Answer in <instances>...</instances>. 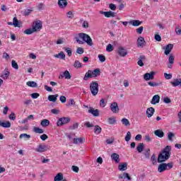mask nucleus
<instances>
[{"label": "nucleus", "instance_id": "f257e3e1", "mask_svg": "<svg viewBox=\"0 0 181 181\" xmlns=\"http://www.w3.org/2000/svg\"><path fill=\"white\" fill-rule=\"evenodd\" d=\"M76 42L78 43V45H84L86 43L88 46H93V39L90 35L86 33H79L78 36L75 37Z\"/></svg>", "mask_w": 181, "mask_h": 181}, {"label": "nucleus", "instance_id": "f03ea898", "mask_svg": "<svg viewBox=\"0 0 181 181\" xmlns=\"http://www.w3.org/2000/svg\"><path fill=\"white\" fill-rule=\"evenodd\" d=\"M170 151H172V146H165L161 152L158 154V163H162V162H166L169 158H170Z\"/></svg>", "mask_w": 181, "mask_h": 181}, {"label": "nucleus", "instance_id": "7ed1b4c3", "mask_svg": "<svg viewBox=\"0 0 181 181\" xmlns=\"http://www.w3.org/2000/svg\"><path fill=\"white\" fill-rule=\"evenodd\" d=\"M50 148L45 143H41L35 148V152L38 153H43V152H47Z\"/></svg>", "mask_w": 181, "mask_h": 181}, {"label": "nucleus", "instance_id": "20e7f679", "mask_svg": "<svg viewBox=\"0 0 181 181\" xmlns=\"http://www.w3.org/2000/svg\"><path fill=\"white\" fill-rule=\"evenodd\" d=\"M90 90L92 95H97L98 94L99 88H98V83L97 81H92L90 83Z\"/></svg>", "mask_w": 181, "mask_h": 181}, {"label": "nucleus", "instance_id": "39448f33", "mask_svg": "<svg viewBox=\"0 0 181 181\" xmlns=\"http://www.w3.org/2000/svg\"><path fill=\"white\" fill-rule=\"evenodd\" d=\"M70 122L69 117H61L57 122V127H63V125H66V124H69Z\"/></svg>", "mask_w": 181, "mask_h": 181}, {"label": "nucleus", "instance_id": "423d86ee", "mask_svg": "<svg viewBox=\"0 0 181 181\" xmlns=\"http://www.w3.org/2000/svg\"><path fill=\"white\" fill-rule=\"evenodd\" d=\"M42 28V24L41 21H36L33 23L32 28L34 32H39Z\"/></svg>", "mask_w": 181, "mask_h": 181}, {"label": "nucleus", "instance_id": "0eeeda50", "mask_svg": "<svg viewBox=\"0 0 181 181\" xmlns=\"http://www.w3.org/2000/svg\"><path fill=\"white\" fill-rule=\"evenodd\" d=\"M99 13H100V15H104V16H105V18H115V13H114V11H99Z\"/></svg>", "mask_w": 181, "mask_h": 181}, {"label": "nucleus", "instance_id": "6e6552de", "mask_svg": "<svg viewBox=\"0 0 181 181\" xmlns=\"http://www.w3.org/2000/svg\"><path fill=\"white\" fill-rule=\"evenodd\" d=\"M110 108L113 114H117L119 111V107H118V103H117L116 102L111 103Z\"/></svg>", "mask_w": 181, "mask_h": 181}, {"label": "nucleus", "instance_id": "1a4fd4ad", "mask_svg": "<svg viewBox=\"0 0 181 181\" xmlns=\"http://www.w3.org/2000/svg\"><path fill=\"white\" fill-rule=\"evenodd\" d=\"M144 78L146 81H149V80H153V78H155V72L151 71L150 73H146L144 75Z\"/></svg>", "mask_w": 181, "mask_h": 181}, {"label": "nucleus", "instance_id": "9d476101", "mask_svg": "<svg viewBox=\"0 0 181 181\" xmlns=\"http://www.w3.org/2000/svg\"><path fill=\"white\" fill-rule=\"evenodd\" d=\"M117 53L120 57H125V56L128 54V52L125 48H124V47H119L117 49Z\"/></svg>", "mask_w": 181, "mask_h": 181}, {"label": "nucleus", "instance_id": "9b49d317", "mask_svg": "<svg viewBox=\"0 0 181 181\" xmlns=\"http://www.w3.org/2000/svg\"><path fill=\"white\" fill-rule=\"evenodd\" d=\"M59 78H65L66 80H70V78H71V75L68 70H66L59 76Z\"/></svg>", "mask_w": 181, "mask_h": 181}, {"label": "nucleus", "instance_id": "f8f14e48", "mask_svg": "<svg viewBox=\"0 0 181 181\" xmlns=\"http://www.w3.org/2000/svg\"><path fill=\"white\" fill-rule=\"evenodd\" d=\"M67 4V0H58V6L60 9H66Z\"/></svg>", "mask_w": 181, "mask_h": 181}, {"label": "nucleus", "instance_id": "ddd939ff", "mask_svg": "<svg viewBox=\"0 0 181 181\" xmlns=\"http://www.w3.org/2000/svg\"><path fill=\"white\" fill-rule=\"evenodd\" d=\"M173 49V44H168L164 48V49H165L164 54L166 56H168V54H170V52H172Z\"/></svg>", "mask_w": 181, "mask_h": 181}, {"label": "nucleus", "instance_id": "4468645a", "mask_svg": "<svg viewBox=\"0 0 181 181\" xmlns=\"http://www.w3.org/2000/svg\"><path fill=\"white\" fill-rule=\"evenodd\" d=\"M85 142H86V138H84V137L73 139V143L75 144V145H78L80 144H84Z\"/></svg>", "mask_w": 181, "mask_h": 181}, {"label": "nucleus", "instance_id": "2eb2a0df", "mask_svg": "<svg viewBox=\"0 0 181 181\" xmlns=\"http://www.w3.org/2000/svg\"><path fill=\"white\" fill-rule=\"evenodd\" d=\"M88 112L89 114H92L93 117H100V110H94L93 107H90V109L88 110Z\"/></svg>", "mask_w": 181, "mask_h": 181}, {"label": "nucleus", "instance_id": "dca6fc26", "mask_svg": "<svg viewBox=\"0 0 181 181\" xmlns=\"http://www.w3.org/2000/svg\"><path fill=\"white\" fill-rule=\"evenodd\" d=\"M110 158H111L112 160H113L116 163H119V161L121 160L119 159V155L116 153H112L110 156Z\"/></svg>", "mask_w": 181, "mask_h": 181}, {"label": "nucleus", "instance_id": "f3484780", "mask_svg": "<svg viewBox=\"0 0 181 181\" xmlns=\"http://www.w3.org/2000/svg\"><path fill=\"white\" fill-rule=\"evenodd\" d=\"M159 101H160V96H159V95H155L152 98L151 103L153 105H155L156 104H159Z\"/></svg>", "mask_w": 181, "mask_h": 181}, {"label": "nucleus", "instance_id": "a211bd4d", "mask_svg": "<svg viewBox=\"0 0 181 181\" xmlns=\"http://www.w3.org/2000/svg\"><path fill=\"white\" fill-rule=\"evenodd\" d=\"M128 169V164L127 163H122L118 165V170L120 172H125Z\"/></svg>", "mask_w": 181, "mask_h": 181}, {"label": "nucleus", "instance_id": "6ab92c4d", "mask_svg": "<svg viewBox=\"0 0 181 181\" xmlns=\"http://www.w3.org/2000/svg\"><path fill=\"white\" fill-rule=\"evenodd\" d=\"M146 114L148 117V118H151L153 116V114H155V109L153 107H148L146 110Z\"/></svg>", "mask_w": 181, "mask_h": 181}, {"label": "nucleus", "instance_id": "aec40b11", "mask_svg": "<svg viewBox=\"0 0 181 181\" xmlns=\"http://www.w3.org/2000/svg\"><path fill=\"white\" fill-rule=\"evenodd\" d=\"M119 180H122V179H127V180H132L131 177L128 173H124L123 174H120L118 175Z\"/></svg>", "mask_w": 181, "mask_h": 181}, {"label": "nucleus", "instance_id": "412c9836", "mask_svg": "<svg viewBox=\"0 0 181 181\" xmlns=\"http://www.w3.org/2000/svg\"><path fill=\"white\" fill-rule=\"evenodd\" d=\"M90 74L92 75V78L98 77L101 74V71H100V69H95L93 71L90 70Z\"/></svg>", "mask_w": 181, "mask_h": 181}, {"label": "nucleus", "instance_id": "4be33fe9", "mask_svg": "<svg viewBox=\"0 0 181 181\" xmlns=\"http://www.w3.org/2000/svg\"><path fill=\"white\" fill-rule=\"evenodd\" d=\"M165 170H168L166 163L160 164L158 168V172L162 173V172H165Z\"/></svg>", "mask_w": 181, "mask_h": 181}, {"label": "nucleus", "instance_id": "5701e85b", "mask_svg": "<svg viewBox=\"0 0 181 181\" xmlns=\"http://www.w3.org/2000/svg\"><path fill=\"white\" fill-rule=\"evenodd\" d=\"M170 84L173 86V87H177L178 86H181V78L174 79L170 82Z\"/></svg>", "mask_w": 181, "mask_h": 181}, {"label": "nucleus", "instance_id": "b1692460", "mask_svg": "<svg viewBox=\"0 0 181 181\" xmlns=\"http://www.w3.org/2000/svg\"><path fill=\"white\" fill-rule=\"evenodd\" d=\"M144 43H145V38H144V37H139L137 39L138 47H144Z\"/></svg>", "mask_w": 181, "mask_h": 181}, {"label": "nucleus", "instance_id": "393cba45", "mask_svg": "<svg viewBox=\"0 0 181 181\" xmlns=\"http://www.w3.org/2000/svg\"><path fill=\"white\" fill-rule=\"evenodd\" d=\"M154 135L158 138H163V136H165V133L161 129H157L154 132Z\"/></svg>", "mask_w": 181, "mask_h": 181}, {"label": "nucleus", "instance_id": "a878e982", "mask_svg": "<svg viewBox=\"0 0 181 181\" xmlns=\"http://www.w3.org/2000/svg\"><path fill=\"white\" fill-rule=\"evenodd\" d=\"M0 127H2L3 128H11V122H2L0 120Z\"/></svg>", "mask_w": 181, "mask_h": 181}, {"label": "nucleus", "instance_id": "bb28decb", "mask_svg": "<svg viewBox=\"0 0 181 181\" xmlns=\"http://www.w3.org/2000/svg\"><path fill=\"white\" fill-rule=\"evenodd\" d=\"M54 57H56V59H62V60H64L66 59V54L64 52H60L59 54L54 55Z\"/></svg>", "mask_w": 181, "mask_h": 181}, {"label": "nucleus", "instance_id": "cd10ccee", "mask_svg": "<svg viewBox=\"0 0 181 181\" xmlns=\"http://www.w3.org/2000/svg\"><path fill=\"white\" fill-rule=\"evenodd\" d=\"M57 97H59L58 94L49 95L48 96V100L49 101H51L52 103H56V101H57Z\"/></svg>", "mask_w": 181, "mask_h": 181}, {"label": "nucleus", "instance_id": "c85d7f7f", "mask_svg": "<svg viewBox=\"0 0 181 181\" xmlns=\"http://www.w3.org/2000/svg\"><path fill=\"white\" fill-rule=\"evenodd\" d=\"M50 125V121L47 119H44L41 121V127H43V128H46V127H49Z\"/></svg>", "mask_w": 181, "mask_h": 181}, {"label": "nucleus", "instance_id": "c756f323", "mask_svg": "<svg viewBox=\"0 0 181 181\" xmlns=\"http://www.w3.org/2000/svg\"><path fill=\"white\" fill-rule=\"evenodd\" d=\"M88 78H93V76L91 75V70H88L86 74L83 77L84 81H87Z\"/></svg>", "mask_w": 181, "mask_h": 181}, {"label": "nucleus", "instance_id": "7c9ffc66", "mask_svg": "<svg viewBox=\"0 0 181 181\" xmlns=\"http://www.w3.org/2000/svg\"><path fill=\"white\" fill-rule=\"evenodd\" d=\"M129 25H132V26H139L141 23L139 20H132L129 22Z\"/></svg>", "mask_w": 181, "mask_h": 181}, {"label": "nucleus", "instance_id": "2f4dec72", "mask_svg": "<svg viewBox=\"0 0 181 181\" xmlns=\"http://www.w3.org/2000/svg\"><path fill=\"white\" fill-rule=\"evenodd\" d=\"M64 177L62 173H59L57 175L54 177V181H62L63 180Z\"/></svg>", "mask_w": 181, "mask_h": 181}, {"label": "nucleus", "instance_id": "473e14b6", "mask_svg": "<svg viewBox=\"0 0 181 181\" xmlns=\"http://www.w3.org/2000/svg\"><path fill=\"white\" fill-rule=\"evenodd\" d=\"M142 60H145V56L141 55L139 57V61L137 62V64L140 66V67H144V62Z\"/></svg>", "mask_w": 181, "mask_h": 181}, {"label": "nucleus", "instance_id": "72a5a7b5", "mask_svg": "<svg viewBox=\"0 0 181 181\" xmlns=\"http://www.w3.org/2000/svg\"><path fill=\"white\" fill-rule=\"evenodd\" d=\"M74 67L75 69H81L83 67V64L78 60H76L74 63Z\"/></svg>", "mask_w": 181, "mask_h": 181}, {"label": "nucleus", "instance_id": "f704fd0d", "mask_svg": "<svg viewBox=\"0 0 181 181\" xmlns=\"http://www.w3.org/2000/svg\"><path fill=\"white\" fill-rule=\"evenodd\" d=\"M108 124H110V125H114L117 124V118L115 117H109Z\"/></svg>", "mask_w": 181, "mask_h": 181}, {"label": "nucleus", "instance_id": "c9c22d12", "mask_svg": "<svg viewBox=\"0 0 181 181\" xmlns=\"http://www.w3.org/2000/svg\"><path fill=\"white\" fill-rule=\"evenodd\" d=\"M121 122L122 125H124V127H129L131 125L129 120L127 118L122 119Z\"/></svg>", "mask_w": 181, "mask_h": 181}, {"label": "nucleus", "instance_id": "e433bc0d", "mask_svg": "<svg viewBox=\"0 0 181 181\" xmlns=\"http://www.w3.org/2000/svg\"><path fill=\"white\" fill-rule=\"evenodd\" d=\"M145 148V145L144 144V143H140L137 147H136V151L141 153V152H142L144 151V148Z\"/></svg>", "mask_w": 181, "mask_h": 181}, {"label": "nucleus", "instance_id": "4c0bfd02", "mask_svg": "<svg viewBox=\"0 0 181 181\" xmlns=\"http://www.w3.org/2000/svg\"><path fill=\"white\" fill-rule=\"evenodd\" d=\"M168 139L170 142H173V138H175V134L172 132H170L167 134Z\"/></svg>", "mask_w": 181, "mask_h": 181}, {"label": "nucleus", "instance_id": "58836bf2", "mask_svg": "<svg viewBox=\"0 0 181 181\" xmlns=\"http://www.w3.org/2000/svg\"><path fill=\"white\" fill-rule=\"evenodd\" d=\"M102 129L100 126L96 125L94 128V132L96 135H100L101 134Z\"/></svg>", "mask_w": 181, "mask_h": 181}, {"label": "nucleus", "instance_id": "ea45409f", "mask_svg": "<svg viewBox=\"0 0 181 181\" xmlns=\"http://www.w3.org/2000/svg\"><path fill=\"white\" fill-rule=\"evenodd\" d=\"M26 84L28 87H33V88L37 87V83L35 81H28Z\"/></svg>", "mask_w": 181, "mask_h": 181}, {"label": "nucleus", "instance_id": "a19ab883", "mask_svg": "<svg viewBox=\"0 0 181 181\" xmlns=\"http://www.w3.org/2000/svg\"><path fill=\"white\" fill-rule=\"evenodd\" d=\"M33 131L35 132V134H43L45 132V130L36 127H34Z\"/></svg>", "mask_w": 181, "mask_h": 181}, {"label": "nucleus", "instance_id": "79ce46f5", "mask_svg": "<svg viewBox=\"0 0 181 181\" xmlns=\"http://www.w3.org/2000/svg\"><path fill=\"white\" fill-rule=\"evenodd\" d=\"M148 84L150 86V87H158L160 86V83L153 82V81H148Z\"/></svg>", "mask_w": 181, "mask_h": 181}, {"label": "nucleus", "instance_id": "37998d69", "mask_svg": "<svg viewBox=\"0 0 181 181\" xmlns=\"http://www.w3.org/2000/svg\"><path fill=\"white\" fill-rule=\"evenodd\" d=\"M25 35H32V33H35V30L33 28H28L25 30H24Z\"/></svg>", "mask_w": 181, "mask_h": 181}, {"label": "nucleus", "instance_id": "c03bdc74", "mask_svg": "<svg viewBox=\"0 0 181 181\" xmlns=\"http://www.w3.org/2000/svg\"><path fill=\"white\" fill-rule=\"evenodd\" d=\"M13 25L14 28H19V21H18V18L16 17H14L13 18Z\"/></svg>", "mask_w": 181, "mask_h": 181}, {"label": "nucleus", "instance_id": "a18cd8bd", "mask_svg": "<svg viewBox=\"0 0 181 181\" xmlns=\"http://www.w3.org/2000/svg\"><path fill=\"white\" fill-rule=\"evenodd\" d=\"M9 71H5V73L1 76L4 80H7L9 78Z\"/></svg>", "mask_w": 181, "mask_h": 181}, {"label": "nucleus", "instance_id": "49530a36", "mask_svg": "<svg viewBox=\"0 0 181 181\" xmlns=\"http://www.w3.org/2000/svg\"><path fill=\"white\" fill-rule=\"evenodd\" d=\"M64 50L67 53L69 57H71V56L72 54L71 48H70V47H64Z\"/></svg>", "mask_w": 181, "mask_h": 181}, {"label": "nucleus", "instance_id": "de8ad7c7", "mask_svg": "<svg viewBox=\"0 0 181 181\" xmlns=\"http://www.w3.org/2000/svg\"><path fill=\"white\" fill-rule=\"evenodd\" d=\"M11 66L13 69H15V70H18L19 69V65H18V63L16 62L15 60L11 61Z\"/></svg>", "mask_w": 181, "mask_h": 181}, {"label": "nucleus", "instance_id": "09e8293b", "mask_svg": "<svg viewBox=\"0 0 181 181\" xmlns=\"http://www.w3.org/2000/svg\"><path fill=\"white\" fill-rule=\"evenodd\" d=\"M131 137H132L131 132H127V135L124 138L126 142H129V141H131Z\"/></svg>", "mask_w": 181, "mask_h": 181}, {"label": "nucleus", "instance_id": "8fccbe9b", "mask_svg": "<svg viewBox=\"0 0 181 181\" xmlns=\"http://www.w3.org/2000/svg\"><path fill=\"white\" fill-rule=\"evenodd\" d=\"M83 125L84 127H86V128H93V127H94V124L90 122H84Z\"/></svg>", "mask_w": 181, "mask_h": 181}, {"label": "nucleus", "instance_id": "3c124183", "mask_svg": "<svg viewBox=\"0 0 181 181\" xmlns=\"http://www.w3.org/2000/svg\"><path fill=\"white\" fill-rule=\"evenodd\" d=\"M106 105L107 103H105V99H101L100 101V107H101V108H104Z\"/></svg>", "mask_w": 181, "mask_h": 181}, {"label": "nucleus", "instance_id": "603ef678", "mask_svg": "<svg viewBox=\"0 0 181 181\" xmlns=\"http://www.w3.org/2000/svg\"><path fill=\"white\" fill-rule=\"evenodd\" d=\"M22 138H24V139H30V135L28 134H21L20 135V139H22Z\"/></svg>", "mask_w": 181, "mask_h": 181}, {"label": "nucleus", "instance_id": "864d4df0", "mask_svg": "<svg viewBox=\"0 0 181 181\" xmlns=\"http://www.w3.org/2000/svg\"><path fill=\"white\" fill-rule=\"evenodd\" d=\"M33 10L27 8L24 11V16H29Z\"/></svg>", "mask_w": 181, "mask_h": 181}, {"label": "nucleus", "instance_id": "5fc2aeb1", "mask_svg": "<svg viewBox=\"0 0 181 181\" xmlns=\"http://www.w3.org/2000/svg\"><path fill=\"white\" fill-rule=\"evenodd\" d=\"M66 16L67 18H69V19H73V18H74V13H73V11H69L66 13Z\"/></svg>", "mask_w": 181, "mask_h": 181}, {"label": "nucleus", "instance_id": "6e6d98bb", "mask_svg": "<svg viewBox=\"0 0 181 181\" xmlns=\"http://www.w3.org/2000/svg\"><path fill=\"white\" fill-rule=\"evenodd\" d=\"M106 50L107 52H112V50H114V47L112 46V45L111 44H109L107 45V47H106Z\"/></svg>", "mask_w": 181, "mask_h": 181}, {"label": "nucleus", "instance_id": "4d7b16f0", "mask_svg": "<svg viewBox=\"0 0 181 181\" xmlns=\"http://www.w3.org/2000/svg\"><path fill=\"white\" fill-rule=\"evenodd\" d=\"M98 57L100 62H101L102 63H104V62H105V56L103 54H99Z\"/></svg>", "mask_w": 181, "mask_h": 181}, {"label": "nucleus", "instance_id": "13d9d810", "mask_svg": "<svg viewBox=\"0 0 181 181\" xmlns=\"http://www.w3.org/2000/svg\"><path fill=\"white\" fill-rule=\"evenodd\" d=\"M76 53L78 54H83V53H84V49H83V47H78L76 49Z\"/></svg>", "mask_w": 181, "mask_h": 181}, {"label": "nucleus", "instance_id": "bf43d9fd", "mask_svg": "<svg viewBox=\"0 0 181 181\" xmlns=\"http://www.w3.org/2000/svg\"><path fill=\"white\" fill-rule=\"evenodd\" d=\"M163 103H165V104H170V103H172V100L168 97H165L163 98Z\"/></svg>", "mask_w": 181, "mask_h": 181}, {"label": "nucleus", "instance_id": "052dcab7", "mask_svg": "<svg viewBox=\"0 0 181 181\" xmlns=\"http://www.w3.org/2000/svg\"><path fill=\"white\" fill-rule=\"evenodd\" d=\"M164 77H165V80H170V78H172V74H168V73H164Z\"/></svg>", "mask_w": 181, "mask_h": 181}, {"label": "nucleus", "instance_id": "680f3d73", "mask_svg": "<svg viewBox=\"0 0 181 181\" xmlns=\"http://www.w3.org/2000/svg\"><path fill=\"white\" fill-rule=\"evenodd\" d=\"M77 128H78V123H74L72 126H70L69 129H77Z\"/></svg>", "mask_w": 181, "mask_h": 181}, {"label": "nucleus", "instance_id": "e2e57ef3", "mask_svg": "<svg viewBox=\"0 0 181 181\" xmlns=\"http://www.w3.org/2000/svg\"><path fill=\"white\" fill-rule=\"evenodd\" d=\"M57 45H63L64 43V39L59 38L56 41Z\"/></svg>", "mask_w": 181, "mask_h": 181}, {"label": "nucleus", "instance_id": "0e129e2a", "mask_svg": "<svg viewBox=\"0 0 181 181\" xmlns=\"http://www.w3.org/2000/svg\"><path fill=\"white\" fill-rule=\"evenodd\" d=\"M31 98H33V99H36V98H38V97L40 95L39 93H32L31 95Z\"/></svg>", "mask_w": 181, "mask_h": 181}, {"label": "nucleus", "instance_id": "69168bd1", "mask_svg": "<svg viewBox=\"0 0 181 181\" xmlns=\"http://www.w3.org/2000/svg\"><path fill=\"white\" fill-rule=\"evenodd\" d=\"M66 100H67V99L66 98V96H64V95L60 96L59 101H61V103H66Z\"/></svg>", "mask_w": 181, "mask_h": 181}, {"label": "nucleus", "instance_id": "338daca9", "mask_svg": "<svg viewBox=\"0 0 181 181\" xmlns=\"http://www.w3.org/2000/svg\"><path fill=\"white\" fill-rule=\"evenodd\" d=\"M144 139L147 142H151V141H152V139L151 138V136H149V134H146L145 136H144Z\"/></svg>", "mask_w": 181, "mask_h": 181}, {"label": "nucleus", "instance_id": "774afa93", "mask_svg": "<svg viewBox=\"0 0 181 181\" xmlns=\"http://www.w3.org/2000/svg\"><path fill=\"white\" fill-rule=\"evenodd\" d=\"M175 33H176V35H178V36H180V35H181V29L177 28V27H176L175 28Z\"/></svg>", "mask_w": 181, "mask_h": 181}]
</instances>
